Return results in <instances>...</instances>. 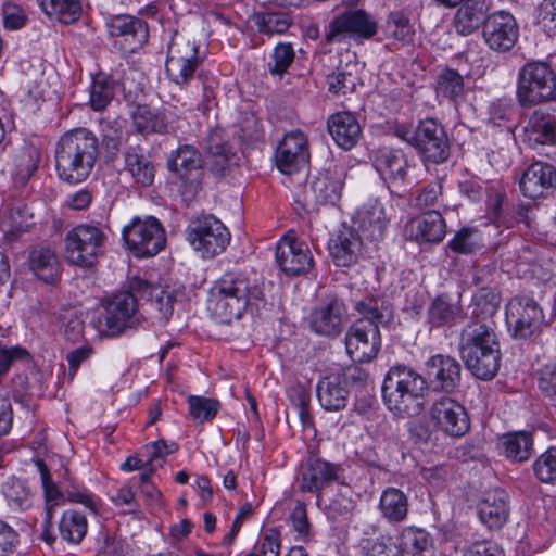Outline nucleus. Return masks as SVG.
I'll use <instances>...</instances> for the list:
<instances>
[{"label": "nucleus", "mask_w": 556, "mask_h": 556, "mask_svg": "<svg viewBox=\"0 0 556 556\" xmlns=\"http://www.w3.org/2000/svg\"><path fill=\"white\" fill-rule=\"evenodd\" d=\"M264 301L263 288L241 271H226L210 291L208 309L220 320L240 319L249 309L258 308Z\"/></svg>", "instance_id": "nucleus-1"}, {"label": "nucleus", "mask_w": 556, "mask_h": 556, "mask_svg": "<svg viewBox=\"0 0 556 556\" xmlns=\"http://www.w3.org/2000/svg\"><path fill=\"white\" fill-rule=\"evenodd\" d=\"M428 391L427 379L405 365L390 367L381 387L386 407L399 418L420 415L427 403Z\"/></svg>", "instance_id": "nucleus-2"}, {"label": "nucleus", "mask_w": 556, "mask_h": 556, "mask_svg": "<svg viewBox=\"0 0 556 556\" xmlns=\"http://www.w3.org/2000/svg\"><path fill=\"white\" fill-rule=\"evenodd\" d=\"M516 99L521 108L556 101V72L545 62H527L518 72Z\"/></svg>", "instance_id": "nucleus-3"}, {"label": "nucleus", "mask_w": 556, "mask_h": 556, "mask_svg": "<svg viewBox=\"0 0 556 556\" xmlns=\"http://www.w3.org/2000/svg\"><path fill=\"white\" fill-rule=\"evenodd\" d=\"M99 153L98 141H59L56 170L62 180L79 184L91 173Z\"/></svg>", "instance_id": "nucleus-4"}, {"label": "nucleus", "mask_w": 556, "mask_h": 556, "mask_svg": "<svg viewBox=\"0 0 556 556\" xmlns=\"http://www.w3.org/2000/svg\"><path fill=\"white\" fill-rule=\"evenodd\" d=\"M187 240L203 258H212L223 253L230 242L231 235L224 223L213 214L193 217L186 229Z\"/></svg>", "instance_id": "nucleus-5"}, {"label": "nucleus", "mask_w": 556, "mask_h": 556, "mask_svg": "<svg viewBox=\"0 0 556 556\" xmlns=\"http://www.w3.org/2000/svg\"><path fill=\"white\" fill-rule=\"evenodd\" d=\"M108 236L98 226L80 224L66 233L65 257L79 267H91L104 254Z\"/></svg>", "instance_id": "nucleus-6"}, {"label": "nucleus", "mask_w": 556, "mask_h": 556, "mask_svg": "<svg viewBox=\"0 0 556 556\" xmlns=\"http://www.w3.org/2000/svg\"><path fill=\"white\" fill-rule=\"evenodd\" d=\"M127 248L137 257H148L161 252L166 243L165 230L153 216L134 217L122 231Z\"/></svg>", "instance_id": "nucleus-7"}, {"label": "nucleus", "mask_w": 556, "mask_h": 556, "mask_svg": "<svg viewBox=\"0 0 556 556\" xmlns=\"http://www.w3.org/2000/svg\"><path fill=\"white\" fill-rule=\"evenodd\" d=\"M344 469L340 464L331 463L320 456L311 453L299 467L298 482L301 492L316 494L332 483H342Z\"/></svg>", "instance_id": "nucleus-8"}, {"label": "nucleus", "mask_w": 556, "mask_h": 556, "mask_svg": "<svg viewBox=\"0 0 556 556\" xmlns=\"http://www.w3.org/2000/svg\"><path fill=\"white\" fill-rule=\"evenodd\" d=\"M201 154L191 144H184L169 155L167 168L180 181L179 191L184 201H192L201 190Z\"/></svg>", "instance_id": "nucleus-9"}, {"label": "nucleus", "mask_w": 556, "mask_h": 556, "mask_svg": "<svg viewBox=\"0 0 556 556\" xmlns=\"http://www.w3.org/2000/svg\"><path fill=\"white\" fill-rule=\"evenodd\" d=\"M138 294L130 288L110 298L104 304L103 316L99 319L102 330L108 336H118L126 328H134L139 323Z\"/></svg>", "instance_id": "nucleus-10"}, {"label": "nucleus", "mask_w": 556, "mask_h": 556, "mask_svg": "<svg viewBox=\"0 0 556 556\" xmlns=\"http://www.w3.org/2000/svg\"><path fill=\"white\" fill-rule=\"evenodd\" d=\"M428 416L433 428L450 438H462L470 429V418L465 406L450 396L435 399Z\"/></svg>", "instance_id": "nucleus-11"}, {"label": "nucleus", "mask_w": 556, "mask_h": 556, "mask_svg": "<svg viewBox=\"0 0 556 556\" xmlns=\"http://www.w3.org/2000/svg\"><path fill=\"white\" fill-rule=\"evenodd\" d=\"M376 33L377 23L365 10H346L329 23L325 42H341L345 38L365 40L372 38Z\"/></svg>", "instance_id": "nucleus-12"}, {"label": "nucleus", "mask_w": 556, "mask_h": 556, "mask_svg": "<svg viewBox=\"0 0 556 556\" xmlns=\"http://www.w3.org/2000/svg\"><path fill=\"white\" fill-rule=\"evenodd\" d=\"M106 27L114 46L126 54L137 52L149 39L147 22L134 15H114L108 21Z\"/></svg>", "instance_id": "nucleus-13"}, {"label": "nucleus", "mask_w": 556, "mask_h": 556, "mask_svg": "<svg viewBox=\"0 0 556 556\" xmlns=\"http://www.w3.org/2000/svg\"><path fill=\"white\" fill-rule=\"evenodd\" d=\"M506 323L513 328V337L528 339L540 330L544 314L540 305L529 296H515L506 305Z\"/></svg>", "instance_id": "nucleus-14"}, {"label": "nucleus", "mask_w": 556, "mask_h": 556, "mask_svg": "<svg viewBox=\"0 0 556 556\" xmlns=\"http://www.w3.org/2000/svg\"><path fill=\"white\" fill-rule=\"evenodd\" d=\"M201 63L199 46L194 41L178 38L169 45L165 68L174 83L188 84Z\"/></svg>", "instance_id": "nucleus-15"}, {"label": "nucleus", "mask_w": 556, "mask_h": 556, "mask_svg": "<svg viewBox=\"0 0 556 556\" xmlns=\"http://www.w3.org/2000/svg\"><path fill=\"white\" fill-rule=\"evenodd\" d=\"M276 261L280 269L288 276L306 274L314 266L308 245L301 241L292 230L279 240L276 248Z\"/></svg>", "instance_id": "nucleus-16"}, {"label": "nucleus", "mask_w": 556, "mask_h": 556, "mask_svg": "<svg viewBox=\"0 0 556 556\" xmlns=\"http://www.w3.org/2000/svg\"><path fill=\"white\" fill-rule=\"evenodd\" d=\"M348 321V308L343 300L337 295H328L309 316L311 329L329 338L338 337Z\"/></svg>", "instance_id": "nucleus-17"}, {"label": "nucleus", "mask_w": 556, "mask_h": 556, "mask_svg": "<svg viewBox=\"0 0 556 556\" xmlns=\"http://www.w3.org/2000/svg\"><path fill=\"white\" fill-rule=\"evenodd\" d=\"M345 346L354 362H370L381 348L380 330L366 320H355L346 332Z\"/></svg>", "instance_id": "nucleus-18"}, {"label": "nucleus", "mask_w": 556, "mask_h": 556, "mask_svg": "<svg viewBox=\"0 0 556 556\" xmlns=\"http://www.w3.org/2000/svg\"><path fill=\"white\" fill-rule=\"evenodd\" d=\"M482 36L490 49L496 52H508L518 40L519 26L511 13L496 11L485 21Z\"/></svg>", "instance_id": "nucleus-19"}, {"label": "nucleus", "mask_w": 556, "mask_h": 556, "mask_svg": "<svg viewBox=\"0 0 556 556\" xmlns=\"http://www.w3.org/2000/svg\"><path fill=\"white\" fill-rule=\"evenodd\" d=\"M36 467L40 473L41 484L47 502V522L51 521L52 507L59 505L61 502L70 501L73 503H79L92 511H97V504L91 493L86 489L83 490H64L61 491L59 486L53 482L49 468L47 467L43 459H36Z\"/></svg>", "instance_id": "nucleus-20"}, {"label": "nucleus", "mask_w": 556, "mask_h": 556, "mask_svg": "<svg viewBox=\"0 0 556 556\" xmlns=\"http://www.w3.org/2000/svg\"><path fill=\"white\" fill-rule=\"evenodd\" d=\"M426 371L435 391L453 393L460 387L462 366L457 359L445 354H435L426 363Z\"/></svg>", "instance_id": "nucleus-21"}, {"label": "nucleus", "mask_w": 556, "mask_h": 556, "mask_svg": "<svg viewBox=\"0 0 556 556\" xmlns=\"http://www.w3.org/2000/svg\"><path fill=\"white\" fill-rule=\"evenodd\" d=\"M124 98L128 103L136 105V110L131 113V118L132 125L138 135H161L166 130L164 115L154 112L148 105L141 104L144 98L142 89L137 88L132 93L131 90L127 91L126 87H124Z\"/></svg>", "instance_id": "nucleus-22"}, {"label": "nucleus", "mask_w": 556, "mask_h": 556, "mask_svg": "<svg viewBox=\"0 0 556 556\" xmlns=\"http://www.w3.org/2000/svg\"><path fill=\"white\" fill-rule=\"evenodd\" d=\"M480 521L489 530H500L509 517V496L503 489L486 491L478 503Z\"/></svg>", "instance_id": "nucleus-23"}, {"label": "nucleus", "mask_w": 556, "mask_h": 556, "mask_svg": "<svg viewBox=\"0 0 556 556\" xmlns=\"http://www.w3.org/2000/svg\"><path fill=\"white\" fill-rule=\"evenodd\" d=\"M345 177L344 168L338 166L319 172L311 185L316 205H336L341 199Z\"/></svg>", "instance_id": "nucleus-24"}, {"label": "nucleus", "mask_w": 556, "mask_h": 556, "mask_svg": "<svg viewBox=\"0 0 556 556\" xmlns=\"http://www.w3.org/2000/svg\"><path fill=\"white\" fill-rule=\"evenodd\" d=\"M519 187L525 197L538 199L556 188V168L547 163L535 162L523 172Z\"/></svg>", "instance_id": "nucleus-25"}, {"label": "nucleus", "mask_w": 556, "mask_h": 556, "mask_svg": "<svg viewBox=\"0 0 556 556\" xmlns=\"http://www.w3.org/2000/svg\"><path fill=\"white\" fill-rule=\"evenodd\" d=\"M466 368L478 379H492L500 368V344L494 346H485L484 350L478 351L476 348L468 346L467 353L460 355Z\"/></svg>", "instance_id": "nucleus-26"}, {"label": "nucleus", "mask_w": 556, "mask_h": 556, "mask_svg": "<svg viewBox=\"0 0 556 556\" xmlns=\"http://www.w3.org/2000/svg\"><path fill=\"white\" fill-rule=\"evenodd\" d=\"M361 236L352 228H344L334 235L328 244L337 266L349 267L356 263L362 250Z\"/></svg>", "instance_id": "nucleus-27"}, {"label": "nucleus", "mask_w": 556, "mask_h": 556, "mask_svg": "<svg viewBox=\"0 0 556 556\" xmlns=\"http://www.w3.org/2000/svg\"><path fill=\"white\" fill-rule=\"evenodd\" d=\"M359 229L367 240L377 242L382 240L390 216L386 206L378 199L369 200L359 212Z\"/></svg>", "instance_id": "nucleus-28"}, {"label": "nucleus", "mask_w": 556, "mask_h": 556, "mask_svg": "<svg viewBox=\"0 0 556 556\" xmlns=\"http://www.w3.org/2000/svg\"><path fill=\"white\" fill-rule=\"evenodd\" d=\"M309 161L308 141H279L275 151L277 168L285 175H292Z\"/></svg>", "instance_id": "nucleus-29"}, {"label": "nucleus", "mask_w": 556, "mask_h": 556, "mask_svg": "<svg viewBox=\"0 0 556 556\" xmlns=\"http://www.w3.org/2000/svg\"><path fill=\"white\" fill-rule=\"evenodd\" d=\"M128 288L137 292L138 298L146 299L161 318L167 319L173 314L175 298L161 286L152 285L139 277H134L129 280Z\"/></svg>", "instance_id": "nucleus-30"}, {"label": "nucleus", "mask_w": 556, "mask_h": 556, "mask_svg": "<svg viewBox=\"0 0 556 556\" xmlns=\"http://www.w3.org/2000/svg\"><path fill=\"white\" fill-rule=\"evenodd\" d=\"M455 13L453 25L457 34L469 36L481 26L484 27L489 18V5L484 0H466Z\"/></svg>", "instance_id": "nucleus-31"}, {"label": "nucleus", "mask_w": 556, "mask_h": 556, "mask_svg": "<svg viewBox=\"0 0 556 556\" xmlns=\"http://www.w3.org/2000/svg\"><path fill=\"white\" fill-rule=\"evenodd\" d=\"M400 556H433V538L422 528L404 527L397 536Z\"/></svg>", "instance_id": "nucleus-32"}, {"label": "nucleus", "mask_w": 556, "mask_h": 556, "mask_svg": "<svg viewBox=\"0 0 556 556\" xmlns=\"http://www.w3.org/2000/svg\"><path fill=\"white\" fill-rule=\"evenodd\" d=\"M355 311L358 313L357 320H366L377 329L380 326L389 325L394 318V308L384 296H366L355 304Z\"/></svg>", "instance_id": "nucleus-33"}, {"label": "nucleus", "mask_w": 556, "mask_h": 556, "mask_svg": "<svg viewBox=\"0 0 556 556\" xmlns=\"http://www.w3.org/2000/svg\"><path fill=\"white\" fill-rule=\"evenodd\" d=\"M486 344L488 346L500 344L492 323H482L477 319L469 323L463 329L459 342L460 355H465L467 353L468 345L469 348H476L478 352L484 350Z\"/></svg>", "instance_id": "nucleus-34"}, {"label": "nucleus", "mask_w": 556, "mask_h": 556, "mask_svg": "<svg viewBox=\"0 0 556 556\" xmlns=\"http://www.w3.org/2000/svg\"><path fill=\"white\" fill-rule=\"evenodd\" d=\"M28 265L34 275L46 283H54L61 276V264L54 251L37 248L29 253Z\"/></svg>", "instance_id": "nucleus-35"}, {"label": "nucleus", "mask_w": 556, "mask_h": 556, "mask_svg": "<svg viewBox=\"0 0 556 556\" xmlns=\"http://www.w3.org/2000/svg\"><path fill=\"white\" fill-rule=\"evenodd\" d=\"M316 392L318 402L325 410L339 412L346 407L349 391L339 377L320 379Z\"/></svg>", "instance_id": "nucleus-36"}, {"label": "nucleus", "mask_w": 556, "mask_h": 556, "mask_svg": "<svg viewBox=\"0 0 556 556\" xmlns=\"http://www.w3.org/2000/svg\"><path fill=\"white\" fill-rule=\"evenodd\" d=\"M427 318L432 328L453 327L463 319V308L447 295L441 294L429 305Z\"/></svg>", "instance_id": "nucleus-37"}, {"label": "nucleus", "mask_w": 556, "mask_h": 556, "mask_svg": "<svg viewBox=\"0 0 556 556\" xmlns=\"http://www.w3.org/2000/svg\"><path fill=\"white\" fill-rule=\"evenodd\" d=\"M500 446L507 459L525 463L533 454V435L528 431H513L500 438Z\"/></svg>", "instance_id": "nucleus-38"}, {"label": "nucleus", "mask_w": 556, "mask_h": 556, "mask_svg": "<svg viewBox=\"0 0 556 556\" xmlns=\"http://www.w3.org/2000/svg\"><path fill=\"white\" fill-rule=\"evenodd\" d=\"M203 163L215 176H224L236 164V154L227 141H205Z\"/></svg>", "instance_id": "nucleus-39"}, {"label": "nucleus", "mask_w": 556, "mask_h": 556, "mask_svg": "<svg viewBox=\"0 0 556 556\" xmlns=\"http://www.w3.org/2000/svg\"><path fill=\"white\" fill-rule=\"evenodd\" d=\"M379 510L389 522L399 523L404 521L408 514L406 494L396 488L383 490L379 501Z\"/></svg>", "instance_id": "nucleus-40"}, {"label": "nucleus", "mask_w": 556, "mask_h": 556, "mask_svg": "<svg viewBox=\"0 0 556 556\" xmlns=\"http://www.w3.org/2000/svg\"><path fill=\"white\" fill-rule=\"evenodd\" d=\"M127 170L131 174L136 184L143 187L151 186L155 177V168L152 162L141 152L139 146L130 148L125 154Z\"/></svg>", "instance_id": "nucleus-41"}, {"label": "nucleus", "mask_w": 556, "mask_h": 556, "mask_svg": "<svg viewBox=\"0 0 556 556\" xmlns=\"http://www.w3.org/2000/svg\"><path fill=\"white\" fill-rule=\"evenodd\" d=\"M375 166L384 179L403 181L406 177L407 161L400 150L381 152L375 162Z\"/></svg>", "instance_id": "nucleus-42"}, {"label": "nucleus", "mask_w": 556, "mask_h": 556, "mask_svg": "<svg viewBox=\"0 0 556 556\" xmlns=\"http://www.w3.org/2000/svg\"><path fill=\"white\" fill-rule=\"evenodd\" d=\"M88 529L86 516L75 509L65 510L59 522V532L63 541L79 544Z\"/></svg>", "instance_id": "nucleus-43"}, {"label": "nucleus", "mask_w": 556, "mask_h": 556, "mask_svg": "<svg viewBox=\"0 0 556 556\" xmlns=\"http://www.w3.org/2000/svg\"><path fill=\"white\" fill-rule=\"evenodd\" d=\"M2 494L13 509L27 510L33 506L34 494L24 480L9 478L2 484Z\"/></svg>", "instance_id": "nucleus-44"}, {"label": "nucleus", "mask_w": 556, "mask_h": 556, "mask_svg": "<svg viewBox=\"0 0 556 556\" xmlns=\"http://www.w3.org/2000/svg\"><path fill=\"white\" fill-rule=\"evenodd\" d=\"M327 128L332 139H358L362 134L356 116L351 112H337L328 117Z\"/></svg>", "instance_id": "nucleus-45"}, {"label": "nucleus", "mask_w": 556, "mask_h": 556, "mask_svg": "<svg viewBox=\"0 0 556 556\" xmlns=\"http://www.w3.org/2000/svg\"><path fill=\"white\" fill-rule=\"evenodd\" d=\"M514 113V104L509 99H497L492 102L490 106V119L489 123L492 127L498 128V135L501 137L516 138L515 128L516 125L510 121V115Z\"/></svg>", "instance_id": "nucleus-46"}, {"label": "nucleus", "mask_w": 556, "mask_h": 556, "mask_svg": "<svg viewBox=\"0 0 556 556\" xmlns=\"http://www.w3.org/2000/svg\"><path fill=\"white\" fill-rule=\"evenodd\" d=\"M115 81L103 73L93 76L89 88V105L93 111H103L114 99Z\"/></svg>", "instance_id": "nucleus-47"}, {"label": "nucleus", "mask_w": 556, "mask_h": 556, "mask_svg": "<svg viewBox=\"0 0 556 556\" xmlns=\"http://www.w3.org/2000/svg\"><path fill=\"white\" fill-rule=\"evenodd\" d=\"M445 233L446 224L440 212L431 210L421 215L417 225V238L425 242L439 243Z\"/></svg>", "instance_id": "nucleus-48"}, {"label": "nucleus", "mask_w": 556, "mask_h": 556, "mask_svg": "<svg viewBox=\"0 0 556 556\" xmlns=\"http://www.w3.org/2000/svg\"><path fill=\"white\" fill-rule=\"evenodd\" d=\"M39 161V149L33 144H26L14 157V182L20 186H25L31 175L37 170Z\"/></svg>", "instance_id": "nucleus-49"}, {"label": "nucleus", "mask_w": 556, "mask_h": 556, "mask_svg": "<svg viewBox=\"0 0 556 556\" xmlns=\"http://www.w3.org/2000/svg\"><path fill=\"white\" fill-rule=\"evenodd\" d=\"M258 33L265 35H281L286 33L293 23L292 17L282 11L258 12L252 17Z\"/></svg>", "instance_id": "nucleus-50"}, {"label": "nucleus", "mask_w": 556, "mask_h": 556, "mask_svg": "<svg viewBox=\"0 0 556 556\" xmlns=\"http://www.w3.org/2000/svg\"><path fill=\"white\" fill-rule=\"evenodd\" d=\"M2 224L10 231H26L30 226L33 213L27 204L21 201H11L1 208Z\"/></svg>", "instance_id": "nucleus-51"}, {"label": "nucleus", "mask_w": 556, "mask_h": 556, "mask_svg": "<svg viewBox=\"0 0 556 556\" xmlns=\"http://www.w3.org/2000/svg\"><path fill=\"white\" fill-rule=\"evenodd\" d=\"M39 7L50 17L70 24L78 20L81 7L78 0H37Z\"/></svg>", "instance_id": "nucleus-52"}, {"label": "nucleus", "mask_w": 556, "mask_h": 556, "mask_svg": "<svg viewBox=\"0 0 556 556\" xmlns=\"http://www.w3.org/2000/svg\"><path fill=\"white\" fill-rule=\"evenodd\" d=\"M361 546L365 556H400L399 543L388 532H378L374 528V535L363 538Z\"/></svg>", "instance_id": "nucleus-53"}, {"label": "nucleus", "mask_w": 556, "mask_h": 556, "mask_svg": "<svg viewBox=\"0 0 556 556\" xmlns=\"http://www.w3.org/2000/svg\"><path fill=\"white\" fill-rule=\"evenodd\" d=\"M471 304L476 318H491L501 304V293L495 288L482 287L472 295Z\"/></svg>", "instance_id": "nucleus-54"}, {"label": "nucleus", "mask_w": 556, "mask_h": 556, "mask_svg": "<svg viewBox=\"0 0 556 556\" xmlns=\"http://www.w3.org/2000/svg\"><path fill=\"white\" fill-rule=\"evenodd\" d=\"M522 130L529 139H531L532 136L556 139V113L540 110L534 111Z\"/></svg>", "instance_id": "nucleus-55"}, {"label": "nucleus", "mask_w": 556, "mask_h": 556, "mask_svg": "<svg viewBox=\"0 0 556 556\" xmlns=\"http://www.w3.org/2000/svg\"><path fill=\"white\" fill-rule=\"evenodd\" d=\"M437 84L438 93L450 101L457 102L465 96L464 78L456 70L444 68L438 76Z\"/></svg>", "instance_id": "nucleus-56"}, {"label": "nucleus", "mask_w": 556, "mask_h": 556, "mask_svg": "<svg viewBox=\"0 0 556 556\" xmlns=\"http://www.w3.org/2000/svg\"><path fill=\"white\" fill-rule=\"evenodd\" d=\"M480 231L473 227H463L448 241L447 249L456 254H471L482 248Z\"/></svg>", "instance_id": "nucleus-57"}, {"label": "nucleus", "mask_w": 556, "mask_h": 556, "mask_svg": "<svg viewBox=\"0 0 556 556\" xmlns=\"http://www.w3.org/2000/svg\"><path fill=\"white\" fill-rule=\"evenodd\" d=\"M188 406L190 416L200 424L212 421L220 408L217 400L199 395H190Z\"/></svg>", "instance_id": "nucleus-58"}, {"label": "nucleus", "mask_w": 556, "mask_h": 556, "mask_svg": "<svg viewBox=\"0 0 556 556\" xmlns=\"http://www.w3.org/2000/svg\"><path fill=\"white\" fill-rule=\"evenodd\" d=\"M294 58L293 46L290 42H279L273 50V62L267 64L269 74L281 78L292 65Z\"/></svg>", "instance_id": "nucleus-59"}, {"label": "nucleus", "mask_w": 556, "mask_h": 556, "mask_svg": "<svg viewBox=\"0 0 556 556\" xmlns=\"http://www.w3.org/2000/svg\"><path fill=\"white\" fill-rule=\"evenodd\" d=\"M536 479L545 484H556V446L542 453L532 464Z\"/></svg>", "instance_id": "nucleus-60"}, {"label": "nucleus", "mask_w": 556, "mask_h": 556, "mask_svg": "<svg viewBox=\"0 0 556 556\" xmlns=\"http://www.w3.org/2000/svg\"><path fill=\"white\" fill-rule=\"evenodd\" d=\"M387 29L390 35L405 43H413L415 37V29L409 18L401 11L392 12L387 20Z\"/></svg>", "instance_id": "nucleus-61"}, {"label": "nucleus", "mask_w": 556, "mask_h": 556, "mask_svg": "<svg viewBox=\"0 0 556 556\" xmlns=\"http://www.w3.org/2000/svg\"><path fill=\"white\" fill-rule=\"evenodd\" d=\"M415 149L425 163L440 164L451 155L448 141H415Z\"/></svg>", "instance_id": "nucleus-62"}, {"label": "nucleus", "mask_w": 556, "mask_h": 556, "mask_svg": "<svg viewBox=\"0 0 556 556\" xmlns=\"http://www.w3.org/2000/svg\"><path fill=\"white\" fill-rule=\"evenodd\" d=\"M328 90L336 96H346L356 90L357 77L338 67L327 76Z\"/></svg>", "instance_id": "nucleus-63"}, {"label": "nucleus", "mask_w": 556, "mask_h": 556, "mask_svg": "<svg viewBox=\"0 0 556 556\" xmlns=\"http://www.w3.org/2000/svg\"><path fill=\"white\" fill-rule=\"evenodd\" d=\"M536 24L548 36L556 35V0H542L536 7Z\"/></svg>", "instance_id": "nucleus-64"}]
</instances>
